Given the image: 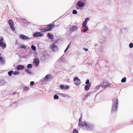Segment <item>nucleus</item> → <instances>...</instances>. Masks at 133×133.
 Listing matches in <instances>:
<instances>
[{
	"instance_id": "nucleus-38",
	"label": "nucleus",
	"mask_w": 133,
	"mask_h": 133,
	"mask_svg": "<svg viewBox=\"0 0 133 133\" xmlns=\"http://www.w3.org/2000/svg\"><path fill=\"white\" fill-rule=\"evenodd\" d=\"M129 46L130 48H132L133 47V43H130L129 44Z\"/></svg>"
},
{
	"instance_id": "nucleus-53",
	"label": "nucleus",
	"mask_w": 133,
	"mask_h": 133,
	"mask_svg": "<svg viewBox=\"0 0 133 133\" xmlns=\"http://www.w3.org/2000/svg\"><path fill=\"white\" fill-rule=\"evenodd\" d=\"M132 122H133V121H132Z\"/></svg>"
},
{
	"instance_id": "nucleus-48",
	"label": "nucleus",
	"mask_w": 133,
	"mask_h": 133,
	"mask_svg": "<svg viewBox=\"0 0 133 133\" xmlns=\"http://www.w3.org/2000/svg\"><path fill=\"white\" fill-rule=\"evenodd\" d=\"M58 40H55V41H54V43H56L57 42H58Z\"/></svg>"
},
{
	"instance_id": "nucleus-15",
	"label": "nucleus",
	"mask_w": 133,
	"mask_h": 133,
	"mask_svg": "<svg viewBox=\"0 0 133 133\" xmlns=\"http://www.w3.org/2000/svg\"><path fill=\"white\" fill-rule=\"evenodd\" d=\"M47 36L48 37L51 39V41H52L54 38V36L52 35H51V34L49 33L47 34Z\"/></svg>"
},
{
	"instance_id": "nucleus-35",
	"label": "nucleus",
	"mask_w": 133,
	"mask_h": 133,
	"mask_svg": "<svg viewBox=\"0 0 133 133\" xmlns=\"http://www.w3.org/2000/svg\"><path fill=\"white\" fill-rule=\"evenodd\" d=\"M59 94L61 95L63 97H68V95L66 94L60 93Z\"/></svg>"
},
{
	"instance_id": "nucleus-46",
	"label": "nucleus",
	"mask_w": 133,
	"mask_h": 133,
	"mask_svg": "<svg viewBox=\"0 0 133 133\" xmlns=\"http://www.w3.org/2000/svg\"><path fill=\"white\" fill-rule=\"evenodd\" d=\"M71 44V42H70L69 43V44L66 48H68V49L69 46Z\"/></svg>"
},
{
	"instance_id": "nucleus-40",
	"label": "nucleus",
	"mask_w": 133,
	"mask_h": 133,
	"mask_svg": "<svg viewBox=\"0 0 133 133\" xmlns=\"http://www.w3.org/2000/svg\"><path fill=\"white\" fill-rule=\"evenodd\" d=\"M4 40V38L3 37H2L1 38V39H0V44L2 43L3 42V40Z\"/></svg>"
},
{
	"instance_id": "nucleus-2",
	"label": "nucleus",
	"mask_w": 133,
	"mask_h": 133,
	"mask_svg": "<svg viewBox=\"0 0 133 133\" xmlns=\"http://www.w3.org/2000/svg\"><path fill=\"white\" fill-rule=\"evenodd\" d=\"M117 98H115L113 100L111 112H116L117 111L118 104Z\"/></svg>"
},
{
	"instance_id": "nucleus-27",
	"label": "nucleus",
	"mask_w": 133,
	"mask_h": 133,
	"mask_svg": "<svg viewBox=\"0 0 133 133\" xmlns=\"http://www.w3.org/2000/svg\"><path fill=\"white\" fill-rule=\"evenodd\" d=\"M29 88L28 87H23V90L24 91H27L28 90Z\"/></svg>"
},
{
	"instance_id": "nucleus-17",
	"label": "nucleus",
	"mask_w": 133,
	"mask_h": 133,
	"mask_svg": "<svg viewBox=\"0 0 133 133\" xmlns=\"http://www.w3.org/2000/svg\"><path fill=\"white\" fill-rule=\"evenodd\" d=\"M24 68V66L22 65H20L17 66V69L18 70H23Z\"/></svg>"
},
{
	"instance_id": "nucleus-25",
	"label": "nucleus",
	"mask_w": 133,
	"mask_h": 133,
	"mask_svg": "<svg viewBox=\"0 0 133 133\" xmlns=\"http://www.w3.org/2000/svg\"><path fill=\"white\" fill-rule=\"evenodd\" d=\"M82 114L81 115V116L80 118H79V123H79H83V122L85 121H82V122H81V121H82Z\"/></svg>"
},
{
	"instance_id": "nucleus-39",
	"label": "nucleus",
	"mask_w": 133,
	"mask_h": 133,
	"mask_svg": "<svg viewBox=\"0 0 133 133\" xmlns=\"http://www.w3.org/2000/svg\"><path fill=\"white\" fill-rule=\"evenodd\" d=\"M60 87L61 89L64 90V86L63 85H60Z\"/></svg>"
},
{
	"instance_id": "nucleus-26",
	"label": "nucleus",
	"mask_w": 133,
	"mask_h": 133,
	"mask_svg": "<svg viewBox=\"0 0 133 133\" xmlns=\"http://www.w3.org/2000/svg\"><path fill=\"white\" fill-rule=\"evenodd\" d=\"M13 73V70H11L9 71L8 72V74L10 76H12V74Z\"/></svg>"
},
{
	"instance_id": "nucleus-8",
	"label": "nucleus",
	"mask_w": 133,
	"mask_h": 133,
	"mask_svg": "<svg viewBox=\"0 0 133 133\" xmlns=\"http://www.w3.org/2000/svg\"><path fill=\"white\" fill-rule=\"evenodd\" d=\"M110 84L109 83H108L105 82H103L101 83V85H102V88H105L107 87H109Z\"/></svg>"
},
{
	"instance_id": "nucleus-13",
	"label": "nucleus",
	"mask_w": 133,
	"mask_h": 133,
	"mask_svg": "<svg viewBox=\"0 0 133 133\" xmlns=\"http://www.w3.org/2000/svg\"><path fill=\"white\" fill-rule=\"evenodd\" d=\"M39 60L37 58H35L33 61V63L35 64V66H38L39 64Z\"/></svg>"
},
{
	"instance_id": "nucleus-52",
	"label": "nucleus",
	"mask_w": 133,
	"mask_h": 133,
	"mask_svg": "<svg viewBox=\"0 0 133 133\" xmlns=\"http://www.w3.org/2000/svg\"><path fill=\"white\" fill-rule=\"evenodd\" d=\"M16 93V92H13V93H14V94H15Z\"/></svg>"
},
{
	"instance_id": "nucleus-44",
	"label": "nucleus",
	"mask_w": 133,
	"mask_h": 133,
	"mask_svg": "<svg viewBox=\"0 0 133 133\" xmlns=\"http://www.w3.org/2000/svg\"><path fill=\"white\" fill-rule=\"evenodd\" d=\"M34 84V81H31L30 82V84L31 85H33Z\"/></svg>"
},
{
	"instance_id": "nucleus-41",
	"label": "nucleus",
	"mask_w": 133,
	"mask_h": 133,
	"mask_svg": "<svg viewBox=\"0 0 133 133\" xmlns=\"http://www.w3.org/2000/svg\"><path fill=\"white\" fill-rule=\"evenodd\" d=\"M90 83H89V79H87V80L86 82H85V84H86V85L87 84H90Z\"/></svg>"
},
{
	"instance_id": "nucleus-20",
	"label": "nucleus",
	"mask_w": 133,
	"mask_h": 133,
	"mask_svg": "<svg viewBox=\"0 0 133 133\" xmlns=\"http://www.w3.org/2000/svg\"><path fill=\"white\" fill-rule=\"evenodd\" d=\"M82 25L83 26V27L84 28V29H83V31L84 32L87 31L88 30V28L87 27V26H86V25Z\"/></svg>"
},
{
	"instance_id": "nucleus-16",
	"label": "nucleus",
	"mask_w": 133,
	"mask_h": 133,
	"mask_svg": "<svg viewBox=\"0 0 133 133\" xmlns=\"http://www.w3.org/2000/svg\"><path fill=\"white\" fill-rule=\"evenodd\" d=\"M91 86V83L89 84L86 85L84 87V89L85 91L88 90L90 88Z\"/></svg>"
},
{
	"instance_id": "nucleus-22",
	"label": "nucleus",
	"mask_w": 133,
	"mask_h": 133,
	"mask_svg": "<svg viewBox=\"0 0 133 133\" xmlns=\"http://www.w3.org/2000/svg\"><path fill=\"white\" fill-rule=\"evenodd\" d=\"M25 71L30 75H33L32 72L30 71L29 69H26L25 70Z\"/></svg>"
},
{
	"instance_id": "nucleus-34",
	"label": "nucleus",
	"mask_w": 133,
	"mask_h": 133,
	"mask_svg": "<svg viewBox=\"0 0 133 133\" xmlns=\"http://www.w3.org/2000/svg\"><path fill=\"white\" fill-rule=\"evenodd\" d=\"M126 79L125 77H124L121 80V82L122 83H124L126 81Z\"/></svg>"
},
{
	"instance_id": "nucleus-19",
	"label": "nucleus",
	"mask_w": 133,
	"mask_h": 133,
	"mask_svg": "<svg viewBox=\"0 0 133 133\" xmlns=\"http://www.w3.org/2000/svg\"><path fill=\"white\" fill-rule=\"evenodd\" d=\"M0 61L2 64L5 63V62L4 58L2 57H0Z\"/></svg>"
},
{
	"instance_id": "nucleus-23",
	"label": "nucleus",
	"mask_w": 133,
	"mask_h": 133,
	"mask_svg": "<svg viewBox=\"0 0 133 133\" xmlns=\"http://www.w3.org/2000/svg\"><path fill=\"white\" fill-rule=\"evenodd\" d=\"M0 45L2 48H3L6 47V44L5 43H3L0 44Z\"/></svg>"
},
{
	"instance_id": "nucleus-50",
	"label": "nucleus",
	"mask_w": 133,
	"mask_h": 133,
	"mask_svg": "<svg viewBox=\"0 0 133 133\" xmlns=\"http://www.w3.org/2000/svg\"><path fill=\"white\" fill-rule=\"evenodd\" d=\"M89 94H87L85 95L86 97L87 98L89 95Z\"/></svg>"
},
{
	"instance_id": "nucleus-31",
	"label": "nucleus",
	"mask_w": 133,
	"mask_h": 133,
	"mask_svg": "<svg viewBox=\"0 0 133 133\" xmlns=\"http://www.w3.org/2000/svg\"><path fill=\"white\" fill-rule=\"evenodd\" d=\"M41 31L43 32H45L48 31L47 29L46 28H44L43 29H42L41 30Z\"/></svg>"
},
{
	"instance_id": "nucleus-29",
	"label": "nucleus",
	"mask_w": 133,
	"mask_h": 133,
	"mask_svg": "<svg viewBox=\"0 0 133 133\" xmlns=\"http://www.w3.org/2000/svg\"><path fill=\"white\" fill-rule=\"evenodd\" d=\"M19 72L17 71H15L13 73V75H17L19 74Z\"/></svg>"
},
{
	"instance_id": "nucleus-42",
	"label": "nucleus",
	"mask_w": 133,
	"mask_h": 133,
	"mask_svg": "<svg viewBox=\"0 0 133 133\" xmlns=\"http://www.w3.org/2000/svg\"><path fill=\"white\" fill-rule=\"evenodd\" d=\"M73 133H79L78 131L76 129H74Z\"/></svg>"
},
{
	"instance_id": "nucleus-24",
	"label": "nucleus",
	"mask_w": 133,
	"mask_h": 133,
	"mask_svg": "<svg viewBox=\"0 0 133 133\" xmlns=\"http://www.w3.org/2000/svg\"><path fill=\"white\" fill-rule=\"evenodd\" d=\"M101 85V83H100L97 86H96L95 88V89H96L97 90H98L101 87H102V85Z\"/></svg>"
},
{
	"instance_id": "nucleus-33",
	"label": "nucleus",
	"mask_w": 133,
	"mask_h": 133,
	"mask_svg": "<svg viewBox=\"0 0 133 133\" xmlns=\"http://www.w3.org/2000/svg\"><path fill=\"white\" fill-rule=\"evenodd\" d=\"M60 61L62 62H65L66 59L65 58H62L60 59Z\"/></svg>"
},
{
	"instance_id": "nucleus-3",
	"label": "nucleus",
	"mask_w": 133,
	"mask_h": 133,
	"mask_svg": "<svg viewBox=\"0 0 133 133\" xmlns=\"http://www.w3.org/2000/svg\"><path fill=\"white\" fill-rule=\"evenodd\" d=\"M50 48L53 51H57L58 50L57 46L55 44H51Z\"/></svg>"
},
{
	"instance_id": "nucleus-10",
	"label": "nucleus",
	"mask_w": 133,
	"mask_h": 133,
	"mask_svg": "<svg viewBox=\"0 0 133 133\" xmlns=\"http://www.w3.org/2000/svg\"><path fill=\"white\" fill-rule=\"evenodd\" d=\"M78 6L79 7H83L85 5V3L81 1H78L77 3Z\"/></svg>"
},
{
	"instance_id": "nucleus-11",
	"label": "nucleus",
	"mask_w": 133,
	"mask_h": 133,
	"mask_svg": "<svg viewBox=\"0 0 133 133\" xmlns=\"http://www.w3.org/2000/svg\"><path fill=\"white\" fill-rule=\"evenodd\" d=\"M54 26V24H51L48 25L47 27L48 31H51L52 30V28Z\"/></svg>"
},
{
	"instance_id": "nucleus-7",
	"label": "nucleus",
	"mask_w": 133,
	"mask_h": 133,
	"mask_svg": "<svg viewBox=\"0 0 133 133\" xmlns=\"http://www.w3.org/2000/svg\"><path fill=\"white\" fill-rule=\"evenodd\" d=\"M43 35V34L39 32H36L33 34V36L34 37H40L42 36Z\"/></svg>"
},
{
	"instance_id": "nucleus-32",
	"label": "nucleus",
	"mask_w": 133,
	"mask_h": 133,
	"mask_svg": "<svg viewBox=\"0 0 133 133\" xmlns=\"http://www.w3.org/2000/svg\"><path fill=\"white\" fill-rule=\"evenodd\" d=\"M31 48L34 51L36 49V47L34 45H32L31 46Z\"/></svg>"
},
{
	"instance_id": "nucleus-6",
	"label": "nucleus",
	"mask_w": 133,
	"mask_h": 133,
	"mask_svg": "<svg viewBox=\"0 0 133 133\" xmlns=\"http://www.w3.org/2000/svg\"><path fill=\"white\" fill-rule=\"evenodd\" d=\"M74 82L75 85H78L80 83L81 81L77 77H75L74 78Z\"/></svg>"
},
{
	"instance_id": "nucleus-49",
	"label": "nucleus",
	"mask_w": 133,
	"mask_h": 133,
	"mask_svg": "<svg viewBox=\"0 0 133 133\" xmlns=\"http://www.w3.org/2000/svg\"><path fill=\"white\" fill-rule=\"evenodd\" d=\"M82 2H86L87 0H81Z\"/></svg>"
},
{
	"instance_id": "nucleus-5",
	"label": "nucleus",
	"mask_w": 133,
	"mask_h": 133,
	"mask_svg": "<svg viewBox=\"0 0 133 133\" xmlns=\"http://www.w3.org/2000/svg\"><path fill=\"white\" fill-rule=\"evenodd\" d=\"M8 22L11 29L13 31H14L15 30V28L14 26V23L13 21L12 20L10 19L8 21Z\"/></svg>"
},
{
	"instance_id": "nucleus-12",
	"label": "nucleus",
	"mask_w": 133,
	"mask_h": 133,
	"mask_svg": "<svg viewBox=\"0 0 133 133\" xmlns=\"http://www.w3.org/2000/svg\"><path fill=\"white\" fill-rule=\"evenodd\" d=\"M77 28H78L76 26H72L70 28V32L71 33L73 31L76 30Z\"/></svg>"
},
{
	"instance_id": "nucleus-37",
	"label": "nucleus",
	"mask_w": 133,
	"mask_h": 133,
	"mask_svg": "<svg viewBox=\"0 0 133 133\" xmlns=\"http://www.w3.org/2000/svg\"><path fill=\"white\" fill-rule=\"evenodd\" d=\"M72 13L73 14H76L77 13V12L75 10H74L72 11Z\"/></svg>"
},
{
	"instance_id": "nucleus-36",
	"label": "nucleus",
	"mask_w": 133,
	"mask_h": 133,
	"mask_svg": "<svg viewBox=\"0 0 133 133\" xmlns=\"http://www.w3.org/2000/svg\"><path fill=\"white\" fill-rule=\"evenodd\" d=\"M59 97L57 95H55L54 96V99H58Z\"/></svg>"
},
{
	"instance_id": "nucleus-9",
	"label": "nucleus",
	"mask_w": 133,
	"mask_h": 133,
	"mask_svg": "<svg viewBox=\"0 0 133 133\" xmlns=\"http://www.w3.org/2000/svg\"><path fill=\"white\" fill-rule=\"evenodd\" d=\"M19 37L20 38L23 40H29L30 38L28 37L27 36L25 35H24L21 34L20 35Z\"/></svg>"
},
{
	"instance_id": "nucleus-4",
	"label": "nucleus",
	"mask_w": 133,
	"mask_h": 133,
	"mask_svg": "<svg viewBox=\"0 0 133 133\" xmlns=\"http://www.w3.org/2000/svg\"><path fill=\"white\" fill-rule=\"evenodd\" d=\"M49 55V54L43 55L41 57V59L43 62H44L48 59Z\"/></svg>"
},
{
	"instance_id": "nucleus-28",
	"label": "nucleus",
	"mask_w": 133,
	"mask_h": 133,
	"mask_svg": "<svg viewBox=\"0 0 133 133\" xmlns=\"http://www.w3.org/2000/svg\"><path fill=\"white\" fill-rule=\"evenodd\" d=\"M27 67L29 69H31L32 67V65L31 64H28L27 65Z\"/></svg>"
},
{
	"instance_id": "nucleus-21",
	"label": "nucleus",
	"mask_w": 133,
	"mask_h": 133,
	"mask_svg": "<svg viewBox=\"0 0 133 133\" xmlns=\"http://www.w3.org/2000/svg\"><path fill=\"white\" fill-rule=\"evenodd\" d=\"M89 18H86L83 23L82 25H87V22L89 20Z\"/></svg>"
},
{
	"instance_id": "nucleus-1",
	"label": "nucleus",
	"mask_w": 133,
	"mask_h": 133,
	"mask_svg": "<svg viewBox=\"0 0 133 133\" xmlns=\"http://www.w3.org/2000/svg\"><path fill=\"white\" fill-rule=\"evenodd\" d=\"M79 126L81 128L84 127L86 128L88 130H92L94 127V125L92 123L85 121L84 122L79 124Z\"/></svg>"
},
{
	"instance_id": "nucleus-30",
	"label": "nucleus",
	"mask_w": 133,
	"mask_h": 133,
	"mask_svg": "<svg viewBox=\"0 0 133 133\" xmlns=\"http://www.w3.org/2000/svg\"><path fill=\"white\" fill-rule=\"evenodd\" d=\"M20 47L21 48H23L25 50L26 49V46L24 45H20Z\"/></svg>"
},
{
	"instance_id": "nucleus-18",
	"label": "nucleus",
	"mask_w": 133,
	"mask_h": 133,
	"mask_svg": "<svg viewBox=\"0 0 133 133\" xmlns=\"http://www.w3.org/2000/svg\"><path fill=\"white\" fill-rule=\"evenodd\" d=\"M6 82L3 79H0V85H3L5 84Z\"/></svg>"
},
{
	"instance_id": "nucleus-51",
	"label": "nucleus",
	"mask_w": 133,
	"mask_h": 133,
	"mask_svg": "<svg viewBox=\"0 0 133 133\" xmlns=\"http://www.w3.org/2000/svg\"><path fill=\"white\" fill-rule=\"evenodd\" d=\"M15 104V103H12V104L11 105H13L14 104Z\"/></svg>"
},
{
	"instance_id": "nucleus-14",
	"label": "nucleus",
	"mask_w": 133,
	"mask_h": 133,
	"mask_svg": "<svg viewBox=\"0 0 133 133\" xmlns=\"http://www.w3.org/2000/svg\"><path fill=\"white\" fill-rule=\"evenodd\" d=\"M52 77V76L50 74H48L45 77L44 79L46 81H47L51 79Z\"/></svg>"
},
{
	"instance_id": "nucleus-43",
	"label": "nucleus",
	"mask_w": 133,
	"mask_h": 133,
	"mask_svg": "<svg viewBox=\"0 0 133 133\" xmlns=\"http://www.w3.org/2000/svg\"><path fill=\"white\" fill-rule=\"evenodd\" d=\"M69 88V87L68 86L66 85L65 87L64 86V90L67 89Z\"/></svg>"
},
{
	"instance_id": "nucleus-45",
	"label": "nucleus",
	"mask_w": 133,
	"mask_h": 133,
	"mask_svg": "<svg viewBox=\"0 0 133 133\" xmlns=\"http://www.w3.org/2000/svg\"><path fill=\"white\" fill-rule=\"evenodd\" d=\"M83 50H84L85 51H87L88 50V49L85 48H83Z\"/></svg>"
},
{
	"instance_id": "nucleus-47",
	"label": "nucleus",
	"mask_w": 133,
	"mask_h": 133,
	"mask_svg": "<svg viewBox=\"0 0 133 133\" xmlns=\"http://www.w3.org/2000/svg\"><path fill=\"white\" fill-rule=\"evenodd\" d=\"M68 48H66V49H65V50L64 51V52H65L68 50Z\"/></svg>"
}]
</instances>
